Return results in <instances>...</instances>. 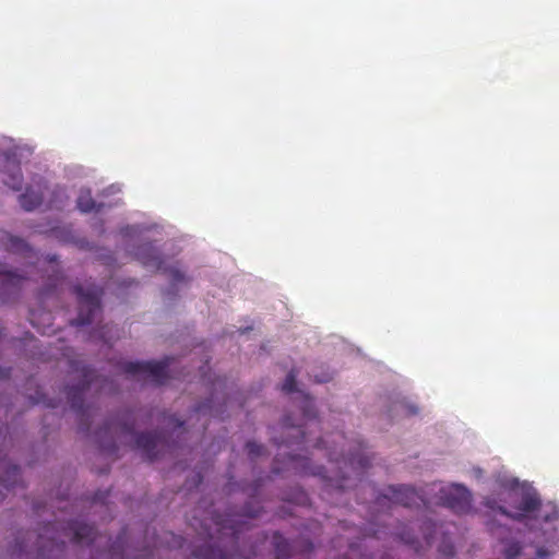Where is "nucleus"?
Masks as SVG:
<instances>
[{
    "mask_svg": "<svg viewBox=\"0 0 559 559\" xmlns=\"http://www.w3.org/2000/svg\"><path fill=\"white\" fill-rule=\"evenodd\" d=\"M134 258L145 267L160 271L167 274L174 283L186 280L183 272L176 266L166 267L158 250L151 242H143L138 246Z\"/></svg>",
    "mask_w": 559,
    "mask_h": 559,
    "instance_id": "nucleus-5",
    "label": "nucleus"
},
{
    "mask_svg": "<svg viewBox=\"0 0 559 559\" xmlns=\"http://www.w3.org/2000/svg\"><path fill=\"white\" fill-rule=\"evenodd\" d=\"M111 330H112V326H109L108 324L99 328L97 331H94L93 334L91 335V337H96L104 341L105 343H109L111 340H112V336H111Z\"/></svg>",
    "mask_w": 559,
    "mask_h": 559,
    "instance_id": "nucleus-27",
    "label": "nucleus"
},
{
    "mask_svg": "<svg viewBox=\"0 0 559 559\" xmlns=\"http://www.w3.org/2000/svg\"><path fill=\"white\" fill-rule=\"evenodd\" d=\"M401 539L408 545H414L416 543V538L409 534H402Z\"/></svg>",
    "mask_w": 559,
    "mask_h": 559,
    "instance_id": "nucleus-34",
    "label": "nucleus"
},
{
    "mask_svg": "<svg viewBox=\"0 0 559 559\" xmlns=\"http://www.w3.org/2000/svg\"><path fill=\"white\" fill-rule=\"evenodd\" d=\"M53 233L56 234L57 237H60L59 236V233H60L59 230L56 229V230H53Z\"/></svg>",
    "mask_w": 559,
    "mask_h": 559,
    "instance_id": "nucleus-43",
    "label": "nucleus"
},
{
    "mask_svg": "<svg viewBox=\"0 0 559 559\" xmlns=\"http://www.w3.org/2000/svg\"><path fill=\"white\" fill-rule=\"evenodd\" d=\"M215 523L219 526L218 532L223 535H230L233 539H238L239 533L242 531V526L247 524L243 520H236L231 518L217 519Z\"/></svg>",
    "mask_w": 559,
    "mask_h": 559,
    "instance_id": "nucleus-16",
    "label": "nucleus"
},
{
    "mask_svg": "<svg viewBox=\"0 0 559 559\" xmlns=\"http://www.w3.org/2000/svg\"><path fill=\"white\" fill-rule=\"evenodd\" d=\"M19 202L25 211H33L43 202L41 194L27 188L24 193L19 197Z\"/></svg>",
    "mask_w": 559,
    "mask_h": 559,
    "instance_id": "nucleus-20",
    "label": "nucleus"
},
{
    "mask_svg": "<svg viewBox=\"0 0 559 559\" xmlns=\"http://www.w3.org/2000/svg\"><path fill=\"white\" fill-rule=\"evenodd\" d=\"M297 371H295L294 369H292L286 378H285V381L283 382L282 384V391L286 392V393H292V392H295L296 391V386H297Z\"/></svg>",
    "mask_w": 559,
    "mask_h": 559,
    "instance_id": "nucleus-24",
    "label": "nucleus"
},
{
    "mask_svg": "<svg viewBox=\"0 0 559 559\" xmlns=\"http://www.w3.org/2000/svg\"><path fill=\"white\" fill-rule=\"evenodd\" d=\"M336 440H345V437L342 435V433H336L334 437H333V442H336Z\"/></svg>",
    "mask_w": 559,
    "mask_h": 559,
    "instance_id": "nucleus-39",
    "label": "nucleus"
},
{
    "mask_svg": "<svg viewBox=\"0 0 559 559\" xmlns=\"http://www.w3.org/2000/svg\"><path fill=\"white\" fill-rule=\"evenodd\" d=\"M0 249L12 253L23 254L26 258H32L34 255L33 250L22 238L12 236L3 230L0 231Z\"/></svg>",
    "mask_w": 559,
    "mask_h": 559,
    "instance_id": "nucleus-12",
    "label": "nucleus"
},
{
    "mask_svg": "<svg viewBox=\"0 0 559 559\" xmlns=\"http://www.w3.org/2000/svg\"><path fill=\"white\" fill-rule=\"evenodd\" d=\"M288 460H289V465L292 466V468L298 474L319 476L322 479H324L326 481V486L331 487V488L345 490L347 487L344 484V481L347 478L345 474H343L342 476H337V477L328 476L325 467L312 466L311 462L308 457L289 455Z\"/></svg>",
    "mask_w": 559,
    "mask_h": 559,
    "instance_id": "nucleus-8",
    "label": "nucleus"
},
{
    "mask_svg": "<svg viewBox=\"0 0 559 559\" xmlns=\"http://www.w3.org/2000/svg\"><path fill=\"white\" fill-rule=\"evenodd\" d=\"M518 511L512 513L509 512L504 507H499V512L514 521L523 522L531 513L539 512V516L544 522H552L557 519V512H542V500L536 492H526L522 496V499L516 507Z\"/></svg>",
    "mask_w": 559,
    "mask_h": 559,
    "instance_id": "nucleus-7",
    "label": "nucleus"
},
{
    "mask_svg": "<svg viewBox=\"0 0 559 559\" xmlns=\"http://www.w3.org/2000/svg\"><path fill=\"white\" fill-rule=\"evenodd\" d=\"M441 492L440 499L443 506L455 513H466L469 511L472 499L469 491L465 487L455 485Z\"/></svg>",
    "mask_w": 559,
    "mask_h": 559,
    "instance_id": "nucleus-10",
    "label": "nucleus"
},
{
    "mask_svg": "<svg viewBox=\"0 0 559 559\" xmlns=\"http://www.w3.org/2000/svg\"><path fill=\"white\" fill-rule=\"evenodd\" d=\"M261 510L260 508H252L250 504H246L242 509V512L239 514L241 518L246 519H255L259 516Z\"/></svg>",
    "mask_w": 559,
    "mask_h": 559,
    "instance_id": "nucleus-30",
    "label": "nucleus"
},
{
    "mask_svg": "<svg viewBox=\"0 0 559 559\" xmlns=\"http://www.w3.org/2000/svg\"><path fill=\"white\" fill-rule=\"evenodd\" d=\"M3 173L5 174L4 183L12 190L20 191L22 189L23 176L20 163L16 159H7Z\"/></svg>",
    "mask_w": 559,
    "mask_h": 559,
    "instance_id": "nucleus-14",
    "label": "nucleus"
},
{
    "mask_svg": "<svg viewBox=\"0 0 559 559\" xmlns=\"http://www.w3.org/2000/svg\"><path fill=\"white\" fill-rule=\"evenodd\" d=\"M31 400H32L33 404L44 403L48 407H55L56 406V404L51 400L46 401L45 395L43 393H40V392H37L35 397L31 396Z\"/></svg>",
    "mask_w": 559,
    "mask_h": 559,
    "instance_id": "nucleus-31",
    "label": "nucleus"
},
{
    "mask_svg": "<svg viewBox=\"0 0 559 559\" xmlns=\"http://www.w3.org/2000/svg\"><path fill=\"white\" fill-rule=\"evenodd\" d=\"M194 412L197 414H209L210 416H216L217 415V411L214 408V405H213V399H209L206 400L205 402L203 403H200L195 408H194Z\"/></svg>",
    "mask_w": 559,
    "mask_h": 559,
    "instance_id": "nucleus-26",
    "label": "nucleus"
},
{
    "mask_svg": "<svg viewBox=\"0 0 559 559\" xmlns=\"http://www.w3.org/2000/svg\"><path fill=\"white\" fill-rule=\"evenodd\" d=\"M34 317H35V312H34V311H31V322H32L33 324H35V323H34Z\"/></svg>",
    "mask_w": 559,
    "mask_h": 559,
    "instance_id": "nucleus-41",
    "label": "nucleus"
},
{
    "mask_svg": "<svg viewBox=\"0 0 559 559\" xmlns=\"http://www.w3.org/2000/svg\"><path fill=\"white\" fill-rule=\"evenodd\" d=\"M46 261L49 263L51 274L48 275L46 287L40 292V299L46 298L49 295V293L52 289H56L63 280L62 273L59 270V264L57 263V257H47Z\"/></svg>",
    "mask_w": 559,
    "mask_h": 559,
    "instance_id": "nucleus-15",
    "label": "nucleus"
},
{
    "mask_svg": "<svg viewBox=\"0 0 559 559\" xmlns=\"http://www.w3.org/2000/svg\"><path fill=\"white\" fill-rule=\"evenodd\" d=\"M312 548H313V545H312L310 542H307V543H306V550H307V551H311V550H312Z\"/></svg>",
    "mask_w": 559,
    "mask_h": 559,
    "instance_id": "nucleus-40",
    "label": "nucleus"
},
{
    "mask_svg": "<svg viewBox=\"0 0 559 559\" xmlns=\"http://www.w3.org/2000/svg\"><path fill=\"white\" fill-rule=\"evenodd\" d=\"M273 472H274L275 474H277L280 471H278V469H276V468H273Z\"/></svg>",
    "mask_w": 559,
    "mask_h": 559,
    "instance_id": "nucleus-44",
    "label": "nucleus"
},
{
    "mask_svg": "<svg viewBox=\"0 0 559 559\" xmlns=\"http://www.w3.org/2000/svg\"><path fill=\"white\" fill-rule=\"evenodd\" d=\"M521 550L522 547L518 542L510 543L504 549V557L507 559H515L520 556Z\"/></svg>",
    "mask_w": 559,
    "mask_h": 559,
    "instance_id": "nucleus-29",
    "label": "nucleus"
},
{
    "mask_svg": "<svg viewBox=\"0 0 559 559\" xmlns=\"http://www.w3.org/2000/svg\"><path fill=\"white\" fill-rule=\"evenodd\" d=\"M246 449H247L248 455L251 459H255V457L262 455L264 452V447L254 441H248L246 443Z\"/></svg>",
    "mask_w": 559,
    "mask_h": 559,
    "instance_id": "nucleus-28",
    "label": "nucleus"
},
{
    "mask_svg": "<svg viewBox=\"0 0 559 559\" xmlns=\"http://www.w3.org/2000/svg\"><path fill=\"white\" fill-rule=\"evenodd\" d=\"M72 292L76 296L79 313L78 317L71 321V324L83 326L92 323L100 312V299L104 289L91 283L87 284L86 287L76 284L72 287Z\"/></svg>",
    "mask_w": 559,
    "mask_h": 559,
    "instance_id": "nucleus-3",
    "label": "nucleus"
},
{
    "mask_svg": "<svg viewBox=\"0 0 559 559\" xmlns=\"http://www.w3.org/2000/svg\"><path fill=\"white\" fill-rule=\"evenodd\" d=\"M5 475H7V477L3 478L1 480V483L7 489H10L14 485H16L17 481L20 480V476H21L20 467L15 464H9L7 466Z\"/></svg>",
    "mask_w": 559,
    "mask_h": 559,
    "instance_id": "nucleus-23",
    "label": "nucleus"
},
{
    "mask_svg": "<svg viewBox=\"0 0 559 559\" xmlns=\"http://www.w3.org/2000/svg\"><path fill=\"white\" fill-rule=\"evenodd\" d=\"M193 556L197 559H235L234 555H227L221 548L212 545L195 548Z\"/></svg>",
    "mask_w": 559,
    "mask_h": 559,
    "instance_id": "nucleus-17",
    "label": "nucleus"
},
{
    "mask_svg": "<svg viewBox=\"0 0 559 559\" xmlns=\"http://www.w3.org/2000/svg\"><path fill=\"white\" fill-rule=\"evenodd\" d=\"M25 280V276L15 272L0 270V302L7 304L17 297Z\"/></svg>",
    "mask_w": 559,
    "mask_h": 559,
    "instance_id": "nucleus-11",
    "label": "nucleus"
},
{
    "mask_svg": "<svg viewBox=\"0 0 559 559\" xmlns=\"http://www.w3.org/2000/svg\"><path fill=\"white\" fill-rule=\"evenodd\" d=\"M272 543L275 549L276 559H287L292 556L295 548L288 540L278 532L273 534Z\"/></svg>",
    "mask_w": 559,
    "mask_h": 559,
    "instance_id": "nucleus-18",
    "label": "nucleus"
},
{
    "mask_svg": "<svg viewBox=\"0 0 559 559\" xmlns=\"http://www.w3.org/2000/svg\"><path fill=\"white\" fill-rule=\"evenodd\" d=\"M175 364L173 357H165L160 361H123L120 370L131 377L152 379L156 384H164L170 378L169 371Z\"/></svg>",
    "mask_w": 559,
    "mask_h": 559,
    "instance_id": "nucleus-4",
    "label": "nucleus"
},
{
    "mask_svg": "<svg viewBox=\"0 0 559 559\" xmlns=\"http://www.w3.org/2000/svg\"><path fill=\"white\" fill-rule=\"evenodd\" d=\"M301 409H302V416L306 420L311 421V420L316 419L317 412H316L312 400H310L309 397H305V400L302 402Z\"/></svg>",
    "mask_w": 559,
    "mask_h": 559,
    "instance_id": "nucleus-25",
    "label": "nucleus"
},
{
    "mask_svg": "<svg viewBox=\"0 0 559 559\" xmlns=\"http://www.w3.org/2000/svg\"><path fill=\"white\" fill-rule=\"evenodd\" d=\"M331 378L329 376H324L322 378H316V381L319 383L328 382Z\"/></svg>",
    "mask_w": 559,
    "mask_h": 559,
    "instance_id": "nucleus-38",
    "label": "nucleus"
},
{
    "mask_svg": "<svg viewBox=\"0 0 559 559\" xmlns=\"http://www.w3.org/2000/svg\"><path fill=\"white\" fill-rule=\"evenodd\" d=\"M390 412L394 416L409 417L418 413V407L406 397H403L393 402Z\"/></svg>",
    "mask_w": 559,
    "mask_h": 559,
    "instance_id": "nucleus-19",
    "label": "nucleus"
},
{
    "mask_svg": "<svg viewBox=\"0 0 559 559\" xmlns=\"http://www.w3.org/2000/svg\"><path fill=\"white\" fill-rule=\"evenodd\" d=\"M73 369L79 373L80 382L76 385L67 386V397L71 404V408L76 413L79 419V430L87 432L91 426L92 408L85 406L83 395L85 391L95 380V370L87 366H74Z\"/></svg>",
    "mask_w": 559,
    "mask_h": 559,
    "instance_id": "nucleus-2",
    "label": "nucleus"
},
{
    "mask_svg": "<svg viewBox=\"0 0 559 559\" xmlns=\"http://www.w3.org/2000/svg\"><path fill=\"white\" fill-rule=\"evenodd\" d=\"M169 424H171L176 429H179L185 423L179 420L175 415H171L169 416Z\"/></svg>",
    "mask_w": 559,
    "mask_h": 559,
    "instance_id": "nucleus-33",
    "label": "nucleus"
},
{
    "mask_svg": "<svg viewBox=\"0 0 559 559\" xmlns=\"http://www.w3.org/2000/svg\"><path fill=\"white\" fill-rule=\"evenodd\" d=\"M11 374L10 368L0 367V380L8 379Z\"/></svg>",
    "mask_w": 559,
    "mask_h": 559,
    "instance_id": "nucleus-35",
    "label": "nucleus"
},
{
    "mask_svg": "<svg viewBox=\"0 0 559 559\" xmlns=\"http://www.w3.org/2000/svg\"><path fill=\"white\" fill-rule=\"evenodd\" d=\"M131 414L123 413L109 419L98 432L105 435H132L134 436L135 448L142 451L143 456L153 462L159 457V452L170 445L166 442L160 432H134V423L130 421Z\"/></svg>",
    "mask_w": 559,
    "mask_h": 559,
    "instance_id": "nucleus-1",
    "label": "nucleus"
},
{
    "mask_svg": "<svg viewBox=\"0 0 559 559\" xmlns=\"http://www.w3.org/2000/svg\"><path fill=\"white\" fill-rule=\"evenodd\" d=\"M423 496L414 488L405 485L389 486L384 493L377 496L376 504L383 507L386 504H400L406 508L419 507L425 504Z\"/></svg>",
    "mask_w": 559,
    "mask_h": 559,
    "instance_id": "nucleus-6",
    "label": "nucleus"
},
{
    "mask_svg": "<svg viewBox=\"0 0 559 559\" xmlns=\"http://www.w3.org/2000/svg\"><path fill=\"white\" fill-rule=\"evenodd\" d=\"M440 552L445 557V558H452L454 556V547L453 545H450V544H443L441 547H440Z\"/></svg>",
    "mask_w": 559,
    "mask_h": 559,
    "instance_id": "nucleus-32",
    "label": "nucleus"
},
{
    "mask_svg": "<svg viewBox=\"0 0 559 559\" xmlns=\"http://www.w3.org/2000/svg\"><path fill=\"white\" fill-rule=\"evenodd\" d=\"M430 538H431V535L430 534H426L425 535V539L427 543H430Z\"/></svg>",
    "mask_w": 559,
    "mask_h": 559,
    "instance_id": "nucleus-42",
    "label": "nucleus"
},
{
    "mask_svg": "<svg viewBox=\"0 0 559 559\" xmlns=\"http://www.w3.org/2000/svg\"><path fill=\"white\" fill-rule=\"evenodd\" d=\"M329 460L337 464H343L345 468H350L353 472L360 474L370 464V459L364 452V448L359 444L357 452L344 454L343 449L337 452L336 449H329Z\"/></svg>",
    "mask_w": 559,
    "mask_h": 559,
    "instance_id": "nucleus-9",
    "label": "nucleus"
},
{
    "mask_svg": "<svg viewBox=\"0 0 559 559\" xmlns=\"http://www.w3.org/2000/svg\"><path fill=\"white\" fill-rule=\"evenodd\" d=\"M69 530L72 533V540L78 544H91L96 538L95 527L86 523L72 522Z\"/></svg>",
    "mask_w": 559,
    "mask_h": 559,
    "instance_id": "nucleus-13",
    "label": "nucleus"
},
{
    "mask_svg": "<svg viewBox=\"0 0 559 559\" xmlns=\"http://www.w3.org/2000/svg\"><path fill=\"white\" fill-rule=\"evenodd\" d=\"M536 554L539 558H545V557L550 556V552L544 547L538 548Z\"/></svg>",
    "mask_w": 559,
    "mask_h": 559,
    "instance_id": "nucleus-36",
    "label": "nucleus"
},
{
    "mask_svg": "<svg viewBox=\"0 0 559 559\" xmlns=\"http://www.w3.org/2000/svg\"><path fill=\"white\" fill-rule=\"evenodd\" d=\"M316 448L318 449H328L326 445H325V440H323L322 438H320L317 443L314 444Z\"/></svg>",
    "mask_w": 559,
    "mask_h": 559,
    "instance_id": "nucleus-37",
    "label": "nucleus"
},
{
    "mask_svg": "<svg viewBox=\"0 0 559 559\" xmlns=\"http://www.w3.org/2000/svg\"><path fill=\"white\" fill-rule=\"evenodd\" d=\"M283 426L287 429H294L297 432V435L295 436L297 438V440L287 441L288 445L294 444V443L299 444V443H309L310 442V440L308 439V437L306 435V431L304 429H301L300 427H295V425L289 416H285V418L283 420Z\"/></svg>",
    "mask_w": 559,
    "mask_h": 559,
    "instance_id": "nucleus-22",
    "label": "nucleus"
},
{
    "mask_svg": "<svg viewBox=\"0 0 559 559\" xmlns=\"http://www.w3.org/2000/svg\"><path fill=\"white\" fill-rule=\"evenodd\" d=\"M78 209L83 213L99 211L102 204H97L92 198L90 190H81L76 200Z\"/></svg>",
    "mask_w": 559,
    "mask_h": 559,
    "instance_id": "nucleus-21",
    "label": "nucleus"
}]
</instances>
